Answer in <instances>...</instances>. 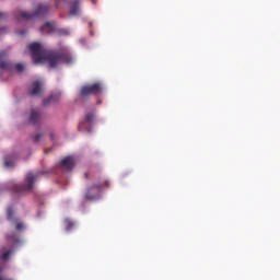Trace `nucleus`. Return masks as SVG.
Instances as JSON below:
<instances>
[{
    "label": "nucleus",
    "instance_id": "f257e3e1",
    "mask_svg": "<svg viewBox=\"0 0 280 280\" xmlns=\"http://www.w3.org/2000/svg\"><path fill=\"white\" fill-rule=\"evenodd\" d=\"M31 56L34 65H45L47 62L50 69H56L58 65H71L73 62V56L68 48H61L58 51L48 52L45 50L40 43H33L28 45Z\"/></svg>",
    "mask_w": 280,
    "mask_h": 280
},
{
    "label": "nucleus",
    "instance_id": "f03ea898",
    "mask_svg": "<svg viewBox=\"0 0 280 280\" xmlns=\"http://www.w3.org/2000/svg\"><path fill=\"white\" fill-rule=\"evenodd\" d=\"M106 187H110V182L108 179H103L100 180L97 184L89 186L85 191V199L96 200V198H100V191L106 189Z\"/></svg>",
    "mask_w": 280,
    "mask_h": 280
},
{
    "label": "nucleus",
    "instance_id": "7ed1b4c3",
    "mask_svg": "<svg viewBox=\"0 0 280 280\" xmlns=\"http://www.w3.org/2000/svg\"><path fill=\"white\" fill-rule=\"evenodd\" d=\"M39 176L40 173L36 175H34V173H27L24 183L14 186V191H16V194H25V191H32V189H34V184L36 180H38Z\"/></svg>",
    "mask_w": 280,
    "mask_h": 280
},
{
    "label": "nucleus",
    "instance_id": "20e7f679",
    "mask_svg": "<svg viewBox=\"0 0 280 280\" xmlns=\"http://www.w3.org/2000/svg\"><path fill=\"white\" fill-rule=\"evenodd\" d=\"M46 14H49V5L39 4L33 14L27 12H22L21 16L25 21H31V19H34V16H46Z\"/></svg>",
    "mask_w": 280,
    "mask_h": 280
},
{
    "label": "nucleus",
    "instance_id": "39448f33",
    "mask_svg": "<svg viewBox=\"0 0 280 280\" xmlns=\"http://www.w3.org/2000/svg\"><path fill=\"white\" fill-rule=\"evenodd\" d=\"M102 93V84L93 83L92 85H85L81 88V97L86 100L89 95H100Z\"/></svg>",
    "mask_w": 280,
    "mask_h": 280
},
{
    "label": "nucleus",
    "instance_id": "423d86ee",
    "mask_svg": "<svg viewBox=\"0 0 280 280\" xmlns=\"http://www.w3.org/2000/svg\"><path fill=\"white\" fill-rule=\"evenodd\" d=\"M7 220L15 225V231H23V229H25V225L21 222V219L16 217V212H14V208L12 207L7 209Z\"/></svg>",
    "mask_w": 280,
    "mask_h": 280
},
{
    "label": "nucleus",
    "instance_id": "0eeeda50",
    "mask_svg": "<svg viewBox=\"0 0 280 280\" xmlns=\"http://www.w3.org/2000/svg\"><path fill=\"white\" fill-rule=\"evenodd\" d=\"M74 166L75 161L71 156H66L59 163V167H61V170H67L68 172H71V170H73Z\"/></svg>",
    "mask_w": 280,
    "mask_h": 280
},
{
    "label": "nucleus",
    "instance_id": "6e6552de",
    "mask_svg": "<svg viewBox=\"0 0 280 280\" xmlns=\"http://www.w3.org/2000/svg\"><path fill=\"white\" fill-rule=\"evenodd\" d=\"M5 56V51L0 52V69L1 71H7L8 73H10L14 69V66H12L10 61H3Z\"/></svg>",
    "mask_w": 280,
    "mask_h": 280
},
{
    "label": "nucleus",
    "instance_id": "1a4fd4ad",
    "mask_svg": "<svg viewBox=\"0 0 280 280\" xmlns=\"http://www.w3.org/2000/svg\"><path fill=\"white\" fill-rule=\"evenodd\" d=\"M40 117H43V114L40 113V110L32 109L28 118V122L32 124V126H36L40 124Z\"/></svg>",
    "mask_w": 280,
    "mask_h": 280
},
{
    "label": "nucleus",
    "instance_id": "9d476101",
    "mask_svg": "<svg viewBox=\"0 0 280 280\" xmlns=\"http://www.w3.org/2000/svg\"><path fill=\"white\" fill-rule=\"evenodd\" d=\"M42 89L43 85L40 84V81H34L32 83V89L30 90V95H40Z\"/></svg>",
    "mask_w": 280,
    "mask_h": 280
},
{
    "label": "nucleus",
    "instance_id": "9b49d317",
    "mask_svg": "<svg viewBox=\"0 0 280 280\" xmlns=\"http://www.w3.org/2000/svg\"><path fill=\"white\" fill-rule=\"evenodd\" d=\"M70 5H71L70 14L72 16H75V14H78V12H79L80 0H72V1H70Z\"/></svg>",
    "mask_w": 280,
    "mask_h": 280
},
{
    "label": "nucleus",
    "instance_id": "f8f14e48",
    "mask_svg": "<svg viewBox=\"0 0 280 280\" xmlns=\"http://www.w3.org/2000/svg\"><path fill=\"white\" fill-rule=\"evenodd\" d=\"M59 96L57 94H51L50 96H48V98H45L43 101V105L44 106H49V104H56V102H58Z\"/></svg>",
    "mask_w": 280,
    "mask_h": 280
},
{
    "label": "nucleus",
    "instance_id": "ddd939ff",
    "mask_svg": "<svg viewBox=\"0 0 280 280\" xmlns=\"http://www.w3.org/2000/svg\"><path fill=\"white\" fill-rule=\"evenodd\" d=\"M40 32H46V34H51V32H54V24H51L50 22L45 23L40 27Z\"/></svg>",
    "mask_w": 280,
    "mask_h": 280
},
{
    "label": "nucleus",
    "instance_id": "4468645a",
    "mask_svg": "<svg viewBox=\"0 0 280 280\" xmlns=\"http://www.w3.org/2000/svg\"><path fill=\"white\" fill-rule=\"evenodd\" d=\"M5 167H14V155H7L4 158Z\"/></svg>",
    "mask_w": 280,
    "mask_h": 280
},
{
    "label": "nucleus",
    "instance_id": "2eb2a0df",
    "mask_svg": "<svg viewBox=\"0 0 280 280\" xmlns=\"http://www.w3.org/2000/svg\"><path fill=\"white\" fill-rule=\"evenodd\" d=\"M63 222H65L66 231H73V226H75V223L71 219L67 218L65 219Z\"/></svg>",
    "mask_w": 280,
    "mask_h": 280
},
{
    "label": "nucleus",
    "instance_id": "dca6fc26",
    "mask_svg": "<svg viewBox=\"0 0 280 280\" xmlns=\"http://www.w3.org/2000/svg\"><path fill=\"white\" fill-rule=\"evenodd\" d=\"M94 119H95V114L89 113L85 115V124H93Z\"/></svg>",
    "mask_w": 280,
    "mask_h": 280
},
{
    "label": "nucleus",
    "instance_id": "f3484780",
    "mask_svg": "<svg viewBox=\"0 0 280 280\" xmlns=\"http://www.w3.org/2000/svg\"><path fill=\"white\" fill-rule=\"evenodd\" d=\"M11 255H12V249H9V250L2 253L1 259H3V261H8V259H10Z\"/></svg>",
    "mask_w": 280,
    "mask_h": 280
},
{
    "label": "nucleus",
    "instance_id": "a211bd4d",
    "mask_svg": "<svg viewBox=\"0 0 280 280\" xmlns=\"http://www.w3.org/2000/svg\"><path fill=\"white\" fill-rule=\"evenodd\" d=\"M25 67L22 63H16L15 65V71L21 73V71H24Z\"/></svg>",
    "mask_w": 280,
    "mask_h": 280
},
{
    "label": "nucleus",
    "instance_id": "6ab92c4d",
    "mask_svg": "<svg viewBox=\"0 0 280 280\" xmlns=\"http://www.w3.org/2000/svg\"><path fill=\"white\" fill-rule=\"evenodd\" d=\"M40 139H43V133H37V135H35V137H33L34 143H38V141H40Z\"/></svg>",
    "mask_w": 280,
    "mask_h": 280
},
{
    "label": "nucleus",
    "instance_id": "aec40b11",
    "mask_svg": "<svg viewBox=\"0 0 280 280\" xmlns=\"http://www.w3.org/2000/svg\"><path fill=\"white\" fill-rule=\"evenodd\" d=\"M59 34L65 35V36H68L69 31H68V30H60V31H59Z\"/></svg>",
    "mask_w": 280,
    "mask_h": 280
},
{
    "label": "nucleus",
    "instance_id": "412c9836",
    "mask_svg": "<svg viewBox=\"0 0 280 280\" xmlns=\"http://www.w3.org/2000/svg\"><path fill=\"white\" fill-rule=\"evenodd\" d=\"M86 122H84V121H81L80 124H79V130H84V125H85Z\"/></svg>",
    "mask_w": 280,
    "mask_h": 280
},
{
    "label": "nucleus",
    "instance_id": "4be33fe9",
    "mask_svg": "<svg viewBox=\"0 0 280 280\" xmlns=\"http://www.w3.org/2000/svg\"><path fill=\"white\" fill-rule=\"evenodd\" d=\"M60 1H65V0H55V8H58V4L60 3Z\"/></svg>",
    "mask_w": 280,
    "mask_h": 280
},
{
    "label": "nucleus",
    "instance_id": "5701e85b",
    "mask_svg": "<svg viewBox=\"0 0 280 280\" xmlns=\"http://www.w3.org/2000/svg\"><path fill=\"white\" fill-rule=\"evenodd\" d=\"M0 280H12V279H8V278H5L3 276H0Z\"/></svg>",
    "mask_w": 280,
    "mask_h": 280
},
{
    "label": "nucleus",
    "instance_id": "b1692460",
    "mask_svg": "<svg viewBox=\"0 0 280 280\" xmlns=\"http://www.w3.org/2000/svg\"><path fill=\"white\" fill-rule=\"evenodd\" d=\"M3 16H5V13L0 12V19H3Z\"/></svg>",
    "mask_w": 280,
    "mask_h": 280
},
{
    "label": "nucleus",
    "instance_id": "393cba45",
    "mask_svg": "<svg viewBox=\"0 0 280 280\" xmlns=\"http://www.w3.org/2000/svg\"><path fill=\"white\" fill-rule=\"evenodd\" d=\"M92 3L95 5V3H97V0H91Z\"/></svg>",
    "mask_w": 280,
    "mask_h": 280
},
{
    "label": "nucleus",
    "instance_id": "a878e982",
    "mask_svg": "<svg viewBox=\"0 0 280 280\" xmlns=\"http://www.w3.org/2000/svg\"><path fill=\"white\" fill-rule=\"evenodd\" d=\"M84 177H85V178H89V173H84Z\"/></svg>",
    "mask_w": 280,
    "mask_h": 280
},
{
    "label": "nucleus",
    "instance_id": "bb28decb",
    "mask_svg": "<svg viewBox=\"0 0 280 280\" xmlns=\"http://www.w3.org/2000/svg\"><path fill=\"white\" fill-rule=\"evenodd\" d=\"M20 34H22V35L25 34V31H20Z\"/></svg>",
    "mask_w": 280,
    "mask_h": 280
},
{
    "label": "nucleus",
    "instance_id": "cd10ccee",
    "mask_svg": "<svg viewBox=\"0 0 280 280\" xmlns=\"http://www.w3.org/2000/svg\"><path fill=\"white\" fill-rule=\"evenodd\" d=\"M0 272H3V267H0Z\"/></svg>",
    "mask_w": 280,
    "mask_h": 280
},
{
    "label": "nucleus",
    "instance_id": "c85d7f7f",
    "mask_svg": "<svg viewBox=\"0 0 280 280\" xmlns=\"http://www.w3.org/2000/svg\"><path fill=\"white\" fill-rule=\"evenodd\" d=\"M13 240V242H16V238H12Z\"/></svg>",
    "mask_w": 280,
    "mask_h": 280
}]
</instances>
